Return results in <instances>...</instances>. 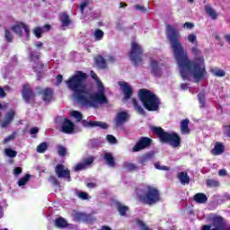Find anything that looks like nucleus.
Listing matches in <instances>:
<instances>
[{
    "instance_id": "1",
    "label": "nucleus",
    "mask_w": 230,
    "mask_h": 230,
    "mask_svg": "<svg viewBox=\"0 0 230 230\" xmlns=\"http://www.w3.org/2000/svg\"><path fill=\"white\" fill-rule=\"evenodd\" d=\"M165 34L171 43L182 80H191L193 78L196 84L202 82L208 76V71H206L204 56L200 55V50L197 47H192L191 51L196 57L193 61H190L188 53L184 50L182 44L179 42V39H181L179 30L172 25H166Z\"/></svg>"
},
{
    "instance_id": "2",
    "label": "nucleus",
    "mask_w": 230,
    "mask_h": 230,
    "mask_svg": "<svg viewBox=\"0 0 230 230\" xmlns=\"http://www.w3.org/2000/svg\"><path fill=\"white\" fill-rule=\"evenodd\" d=\"M91 77L96 82V91L92 87L85 85L87 80V74L77 71L75 75L70 77L66 82V85L72 91V96L81 107L86 109H96L98 105L107 103V96H105V86L103 83L98 78L94 71L90 72Z\"/></svg>"
},
{
    "instance_id": "3",
    "label": "nucleus",
    "mask_w": 230,
    "mask_h": 230,
    "mask_svg": "<svg viewBox=\"0 0 230 230\" xmlns=\"http://www.w3.org/2000/svg\"><path fill=\"white\" fill-rule=\"evenodd\" d=\"M138 98L140 102H142V105H144L146 111H150L152 112L159 111L161 101L159 100V97L152 91L147 89H140L138 92Z\"/></svg>"
},
{
    "instance_id": "4",
    "label": "nucleus",
    "mask_w": 230,
    "mask_h": 230,
    "mask_svg": "<svg viewBox=\"0 0 230 230\" xmlns=\"http://www.w3.org/2000/svg\"><path fill=\"white\" fill-rule=\"evenodd\" d=\"M154 134L158 136L162 143H168L172 148H177L181 146V137L177 133H168L165 132L162 128L155 127L152 128Z\"/></svg>"
},
{
    "instance_id": "5",
    "label": "nucleus",
    "mask_w": 230,
    "mask_h": 230,
    "mask_svg": "<svg viewBox=\"0 0 230 230\" xmlns=\"http://www.w3.org/2000/svg\"><path fill=\"white\" fill-rule=\"evenodd\" d=\"M143 194L139 195L140 200L146 202L149 206L157 204L161 200V196L157 188L152 185H146L142 189Z\"/></svg>"
},
{
    "instance_id": "6",
    "label": "nucleus",
    "mask_w": 230,
    "mask_h": 230,
    "mask_svg": "<svg viewBox=\"0 0 230 230\" xmlns=\"http://www.w3.org/2000/svg\"><path fill=\"white\" fill-rule=\"evenodd\" d=\"M208 220L212 224L204 225L201 230H230V225L226 223L224 218L217 214H209Z\"/></svg>"
},
{
    "instance_id": "7",
    "label": "nucleus",
    "mask_w": 230,
    "mask_h": 230,
    "mask_svg": "<svg viewBox=\"0 0 230 230\" xmlns=\"http://www.w3.org/2000/svg\"><path fill=\"white\" fill-rule=\"evenodd\" d=\"M143 47L137 42L131 43V50L129 52V58L134 66H141L143 64Z\"/></svg>"
},
{
    "instance_id": "8",
    "label": "nucleus",
    "mask_w": 230,
    "mask_h": 230,
    "mask_svg": "<svg viewBox=\"0 0 230 230\" xmlns=\"http://www.w3.org/2000/svg\"><path fill=\"white\" fill-rule=\"evenodd\" d=\"M56 121L62 123L61 131L64 132V134H75V124L71 120L63 117H58Z\"/></svg>"
},
{
    "instance_id": "9",
    "label": "nucleus",
    "mask_w": 230,
    "mask_h": 230,
    "mask_svg": "<svg viewBox=\"0 0 230 230\" xmlns=\"http://www.w3.org/2000/svg\"><path fill=\"white\" fill-rule=\"evenodd\" d=\"M55 172L58 179H66L68 182H71V172H69V169H67L66 166L58 164L55 168Z\"/></svg>"
},
{
    "instance_id": "10",
    "label": "nucleus",
    "mask_w": 230,
    "mask_h": 230,
    "mask_svg": "<svg viewBox=\"0 0 230 230\" xmlns=\"http://www.w3.org/2000/svg\"><path fill=\"white\" fill-rule=\"evenodd\" d=\"M149 67L154 76H161V75H163V63H161V61L151 58Z\"/></svg>"
},
{
    "instance_id": "11",
    "label": "nucleus",
    "mask_w": 230,
    "mask_h": 230,
    "mask_svg": "<svg viewBox=\"0 0 230 230\" xmlns=\"http://www.w3.org/2000/svg\"><path fill=\"white\" fill-rule=\"evenodd\" d=\"M12 31L16 33V35H19V37L22 36V31H24L26 40H30V28H28L23 22L16 23L12 27Z\"/></svg>"
},
{
    "instance_id": "12",
    "label": "nucleus",
    "mask_w": 230,
    "mask_h": 230,
    "mask_svg": "<svg viewBox=\"0 0 230 230\" xmlns=\"http://www.w3.org/2000/svg\"><path fill=\"white\" fill-rule=\"evenodd\" d=\"M130 119V114L127 111H119L115 116V127L118 128L119 127H123L125 123H127Z\"/></svg>"
},
{
    "instance_id": "13",
    "label": "nucleus",
    "mask_w": 230,
    "mask_h": 230,
    "mask_svg": "<svg viewBox=\"0 0 230 230\" xmlns=\"http://www.w3.org/2000/svg\"><path fill=\"white\" fill-rule=\"evenodd\" d=\"M151 144L152 139L146 137H142L133 146L132 152H141V150H145V148H146Z\"/></svg>"
},
{
    "instance_id": "14",
    "label": "nucleus",
    "mask_w": 230,
    "mask_h": 230,
    "mask_svg": "<svg viewBox=\"0 0 230 230\" xmlns=\"http://www.w3.org/2000/svg\"><path fill=\"white\" fill-rule=\"evenodd\" d=\"M119 85L124 94L123 102H127V100L132 97V86L127 82H119Z\"/></svg>"
},
{
    "instance_id": "15",
    "label": "nucleus",
    "mask_w": 230,
    "mask_h": 230,
    "mask_svg": "<svg viewBox=\"0 0 230 230\" xmlns=\"http://www.w3.org/2000/svg\"><path fill=\"white\" fill-rule=\"evenodd\" d=\"M22 98L27 102L30 103L35 100V93H33V91H31V87L30 84H24L23 90H22Z\"/></svg>"
},
{
    "instance_id": "16",
    "label": "nucleus",
    "mask_w": 230,
    "mask_h": 230,
    "mask_svg": "<svg viewBox=\"0 0 230 230\" xmlns=\"http://www.w3.org/2000/svg\"><path fill=\"white\" fill-rule=\"evenodd\" d=\"M40 53L35 52V51L30 52L31 62H33L36 65V66L35 65L32 66V69H34L36 73L39 72V69H42V63H40Z\"/></svg>"
},
{
    "instance_id": "17",
    "label": "nucleus",
    "mask_w": 230,
    "mask_h": 230,
    "mask_svg": "<svg viewBox=\"0 0 230 230\" xmlns=\"http://www.w3.org/2000/svg\"><path fill=\"white\" fill-rule=\"evenodd\" d=\"M83 127H85L86 128H94V127H98L99 128L107 129L109 128V124L102 121H87L83 120L82 121Z\"/></svg>"
},
{
    "instance_id": "18",
    "label": "nucleus",
    "mask_w": 230,
    "mask_h": 230,
    "mask_svg": "<svg viewBox=\"0 0 230 230\" xmlns=\"http://www.w3.org/2000/svg\"><path fill=\"white\" fill-rule=\"evenodd\" d=\"M15 116V111L13 110L9 111L5 115L4 119L1 120V112H0V127L1 128H6L12 121H13V118Z\"/></svg>"
},
{
    "instance_id": "19",
    "label": "nucleus",
    "mask_w": 230,
    "mask_h": 230,
    "mask_svg": "<svg viewBox=\"0 0 230 230\" xmlns=\"http://www.w3.org/2000/svg\"><path fill=\"white\" fill-rule=\"evenodd\" d=\"M92 163H94V157L89 156V157L85 158L82 163L77 164L74 167V170H75V172H81V170H85V168H87V166H91Z\"/></svg>"
},
{
    "instance_id": "20",
    "label": "nucleus",
    "mask_w": 230,
    "mask_h": 230,
    "mask_svg": "<svg viewBox=\"0 0 230 230\" xmlns=\"http://www.w3.org/2000/svg\"><path fill=\"white\" fill-rule=\"evenodd\" d=\"M43 102L49 103L53 100V90L51 88H46L40 93Z\"/></svg>"
},
{
    "instance_id": "21",
    "label": "nucleus",
    "mask_w": 230,
    "mask_h": 230,
    "mask_svg": "<svg viewBox=\"0 0 230 230\" xmlns=\"http://www.w3.org/2000/svg\"><path fill=\"white\" fill-rule=\"evenodd\" d=\"M49 30H51L50 25L36 27L33 29V34L35 35V37H37V39H40L42 37V33H44V31H49Z\"/></svg>"
},
{
    "instance_id": "22",
    "label": "nucleus",
    "mask_w": 230,
    "mask_h": 230,
    "mask_svg": "<svg viewBox=\"0 0 230 230\" xmlns=\"http://www.w3.org/2000/svg\"><path fill=\"white\" fill-rule=\"evenodd\" d=\"M205 12L206 13L212 18L213 21L217 20L218 17V13L210 4L205 5Z\"/></svg>"
},
{
    "instance_id": "23",
    "label": "nucleus",
    "mask_w": 230,
    "mask_h": 230,
    "mask_svg": "<svg viewBox=\"0 0 230 230\" xmlns=\"http://www.w3.org/2000/svg\"><path fill=\"white\" fill-rule=\"evenodd\" d=\"M194 200L198 204H206L208 202V196L204 193H197L194 195Z\"/></svg>"
},
{
    "instance_id": "24",
    "label": "nucleus",
    "mask_w": 230,
    "mask_h": 230,
    "mask_svg": "<svg viewBox=\"0 0 230 230\" xmlns=\"http://www.w3.org/2000/svg\"><path fill=\"white\" fill-rule=\"evenodd\" d=\"M190 125V119H186L181 120L180 128L181 134H190V128L188 127Z\"/></svg>"
},
{
    "instance_id": "25",
    "label": "nucleus",
    "mask_w": 230,
    "mask_h": 230,
    "mask_svg": "<svg viewBox=\"0 0 230 230\" xmlns=\"http://www.w3.org/2000/svg\"><path fill=\"white\" fill-rule=\"evenodd\" d=\"M178 179L181 184H190V176L188 172H181L178 173Z\"/></svg>"
},
{
    "instance_id": "26",
    "label": "nucleus",
    "mask_w": 230,
    "mask_h": 230,
    "mask_svg": "<svg viewBox=\"0 0 230 230\" xmlns=\"http://www.w3.org/2000/svg\"><path fill=\"white\" fill-rule=\"evenodd\" d=\"M104 161H106V164L108 166H111V168H114L116 166V162H114V156H112V154L106 153L104 155Z\"/></svg>"
},
{
    "instance_id": "27",
    "label": "nucleus",
    "mask_w": 230,
    "mask_h": 230,
    "mask_svg": "<svg viewBox=\"0 0 230 230\" xmlns=\"http://www.w3.org/2000/svg\"><path fill=\"white\" fill-rule=\"evenodd\" d=\"M132 103L136 112H137V114H140V116H145V109H143V106L137 103V101L136 99L132 100Z\"/></svg>"
},
{
    "instance_id": "28",
    "label": "nucleus",
    "mask_w": 230,
    "mask_h": 230,
    "mask_svg": "<svg viewBox=\"0 0 230 230\" xmlns=\"http://www.w3.org/2000/svg\"><path fill=\"white\" fill-rule=\"evenodd\" d=\"M95 64H97L98 67H101V69H103L107 66V60L103 58L102 56H97L95 58Z\"/></svg>"
},
{
    "instance_id": "29",
    "label": "nucleus",
    "mask_w": 230,
    "mask_h": 230,
    "mask_svg": "<svg viewBox=\"0 0 230 230\" xmlns=\"http://www.w3.org/2000/svg\"><path fill=\"white\" fill-rule=\"evenodd\" d=\"M211 152L213 155H220V154L224 152V146L220 143H217Z\"/></svg>"
},
{
    "instance_id": "30",
    "label": "nucleus",
    "mask_w": 230,
    "mask_h": 230,
    "mask_svg": "<svg viewBox=\"0 0 230 230\" xmlns=\"http://www.w3.org/2000/svg\"><path fill=\"white\" fill-rule=\"evenodd\" d=\"M55 226L56 227L64 228L67 227V221L62 217H58L55 220Z\"/></svg>"
},
{
    "instance_id": "31",
    "label": "nucleus",
    "mask_w": 230,
    "mask_h": 230,
    "mask_svg": "<svg viewBox=\"0 0 230 230\" xmlns=\"http://www.w3.org/2000/svg\"><path fill=\"white\" fill-rule=\"evenodd\" d=\"M60 21L63 26H69V24H71V21L69 20V15H67V13H61Z\"/></svg>"
},
{
    "instance_id": "32",
    "label": "nucleus",
    "mask_w": 230,
    "mask_h": 230,
    "mask_svg": "<svg viewBox=\"0 0 230 230\" xmlns=\"http://www.w3.org/2000/svg\"><path fill=\"white\" fill-rule=\"evenodd\" d=\"M117 209H118L119 215H121V217H125V214L128 211V207L123 206L120 203H118Z\"/></svg>"
},
{
    "instance_id": "33",
    "label": "nucleus",
    "mask_w": 230,
    "mask_h": 230,
    "mask_svg": "<svg viewBox=\"0 0 230 230\" xmlns=\"http://www.w3.org/2000/svg\"><path fill=\"white\" fill-rule=\"evenodd\" d=\"M212 74L214 76H217V77H224L226 76V71L219 69V68H214L211 70Z\"/></svg>"
},
{
    "instance_id": "34",
    "label": "nucleus",
    "mask_w": 230,
    "mask_h": 230,
    "mask_svg": "<svg viewBox=\"0 0 230 230\" xmlns=\"http://www.w3.org/2000/svg\"><path fill=\"white\" fill-rule=\"evenodd\" d=\"M207 186H208V188H218L220 181H218V180L209 179L207 180Z\"/></svg>"
},
{
    "instance_id": "35",
    "label": "nucleus",
    "mask_w": 230,
    "mask_h": 230,
    "mask_svg": "<svg viewBox=\"0 0 230 230\" xmlns=\"http://www.w3.org/2000/svg\"><path fill=\"white\" fill-rule=\"evenodd\" d=\"M4 154L7 157H11V159H13V157H17V151L13 150L12 148H5Z\"/></svg>"
},
{
    "instance_id": "36",
    "label": "nucleus",
    "mask_w": 230,
    "mask_h": 230,
    "mask_svg": "<svg viewBox=\"0 0 230 230\" xmlns=\"http://www.w3.org/2000/svg\"><path fill=\"white\" fill-rule=\"evenodd\" d=\"M38 154H44L48 150V143L43 142L40 144L36 148Z\"/></svg>"
},
{
    "instance_id": "37",
    "label": "nucleus",
    "mask_w": 230,
    "mask_h": 230,
    "mask_svg": "<svg viewBox=\"0 0 230 230\" xmlns=\"http://www.w3.org/2000/svg\"><path fill=\"white\" fill-rule=\"evenodd\" d=\"M153 155H154V152H149L144 155L140 159L141 164H145V163H147V161H150Z\"/></svg>"
},
{
    "instance_id": "38",
    "label": "nucleus",
    "mask_w": 230,
    "mask_h": 230,
    "mask_svg": "<svg viewBox=\"0 0 230 230\" xmlns=\"http://www.w3.org/2000/svg\"><path fill=\"white\" fill-rule=\"evenodd\" d=\"M103 31L97 29L95 30V31L93 32V37L95 40H102L103 39Z\"/></svg>"
},
{
    "instance_id": "39",
    "label": "nucleus",
    "mask_w": 230,
    "mask_h": 230,
    "mask_svg": "<svg viewBox=\"0 0 230 230\" xmlns=\"http://www.w3.org/2000/svg\"><path fill=\"white\" fill-rule=\"evenodd\" d=\"M28 181H30V174H26L23 178L18 181V186L22 188V186H26L28 184Z\"/></svg>"
},
{
    "instance_id": "40",
    "label": "nucleus",
    "mask_w": 230,
    "mask_h": 230,
    "mask_svg": "<svg viewBox=\"0 0 230 230\" xmlns=\"http://www.w3.org/2000/svg\"><path fill=\"white\" fill-rule=\"evenodd\" d=\"M198 100L201 108L206 107V94H204V93H200L198 94Z\"/></svg>"
},
{
    "instance_id": "41",
    "label": "nucleus",
    "mask_w": 230,
    "mask_h": 230,
    "mask_svg": "<svg viewBox=\"0 0 230 230\" xmlns=\"http://www.w3.org/2000/svg\"><path fill=\"white\" fill-rule=\"evenodd\" d=\"M75 195L82 200H87L89 199V195L86 192L78 190H75Z\"/></svg>"
},
{
    "instance_id": "42",
    "label": "nucleus",
    "mask_w": 230,
    "mask_h": 230,
    "mask_svg": "<svg viewBox=\"0 0 230 230\" xmlns=\"http://www.w3.org/2000/svg\"><path fill=\"white\" fill-rule=\"evenodd\" d=\"M124 168L128 172H134V171L137 170V166H136V164H128V163H124Z\"/></svg>"
},
{
    "instance_id": "43",
    "label": "nucleus",
    "mask_w": 230,
    "mask_h": 230,
    "mask_svg": "<svg viewBox=\"0 0 230 230\" xmlns=\"http://www.w3.org/2000/svg\"><path fill=\"white\" fill-rule=\"evenodd\" d=\"M187 40L193 46L197 45V35H195L194 33L189 34L187 37Z\"/></svg>"
},
{
    "instance_id": "44",
    "label": "nucleus",
    "mask_w": 230,
    "mask_h": 230,
    "mask_svg": "<svg viewBox=\"0 0 230 230\" xmlns=\"http://www.w3.org/2000/svg\"><path fill=\"white\" fill-rule=\"evenodd\" d=\"M15 136H17L16 131L13 132L12 135H9L8 137H6L3 141L4 145L10 143V141H13V139H15Z\"/></svg>"
},
{
    "instance_id": "45",
    "label": "nucleus",
    "mask_w": 230,
    "mask_h": 230,
    "mask_svg": "<svg viewBox=\"0 0 230 230\" xmlns=\"http://www.w3.org/2000/svg\"><path fill=\"white\" fill-rule=\"evenodd\" d=\"M70 116H72V118H75L77 121H81L82 120V113L80 111H73L70 112Z\"/></svg>"
},
{
    "instance_id": "46",
    "label": "nucleus",
    "mask_w": 230,
    "mask_h": 230,
    "mask_svg": "<svg viewBox=\"0 0 230 230\" xmlns=\"http://www.w3.org/2000/svg\"><path fill=\"white\" fill-rule=\"evenodd\" d=\"M67 153V149L63 146H59L58 147V155H60L61 157H64V155H66V154Z\"/></svg>"
},
{
    "instance_id": "47",
    "label": "nucleus",
    "mask_w": 230,
    "mask_h": 230,
    "mask_svg": "<svg viewBox=\"0 0 230 230\" xmlns=\"http://www.w3.org/2000/svg\"><path fill=\"white\" fill-rule=\"evenodd\" d=\"M4 38L7 42H12V40H13V36L12 35V32L8 30H5Z\"/></svg>"
},
{
    "instance_id": "48",
    "label": "nucleus",
    "mask_w": 230,
    "mask_h": 230,
    "mask_svg": "<svg viewBox=\"0 0 230 230\" xmlns=\"http://www.w3.org/2000/svg\"><path fill=\"white\" fill-rule=\"evenodd\" d=\"M155 168H156V170H162L164 172H168L170 170V167L166 166V165H161L160 164H155Z\"/></svg>"
},
{
    "instance_id": "49",
    "label": "nucleus",
    "mask_w": 230,
    "mask_h": 230,
    "mask_svg": "<svg viewBox=\"0 0 230 230\" xmlns=\"http://www.w3.org/2000/svg\"><path fill=\"white\" fill-rule=\"evenodd\" d=\"M49 182L51 184H53L54 186H60V182L58 181V180H57V178H55L54 176H50L49 179Z\"/></svg>"
},
{
    "instance_id": "50",
    "label": "nucleus",
    "mask_w": 230,
    "mask_h": 230,
    "mask_svg": "<svg viewBox=\"0 0 230 230\" xmlns=\"http://www.w3.org/2000/svg\"><path fill=\"white\" fill-rule=\"evenodd\" d=\"M106 139L108 141V143H111V145H116V137L112 135H108L106 137Z\"/></svg>"
},
{
    "instance_id": "51",
    "label": "nucleus",
    "mask_w": 230,
    "mask_h": 230,
    "mask_svg": "<svg viewBox=\"0 0 230 230\" xmlns=\"http://www.w3.org/2000/svg\"><path fill=\"white\" fill-rule=\"evenodd\" d=\"M4 91H10L9 86H4V89L0 87V98H4L6 96V93Z\"/></svg>"
},
{
    "instance_id": "52",
    "label": "nucleus",
    "mask_w": 230,
    "mask_h": 230,
    "mask_svg": "<svg viewBox=\"0 0 230 230\" xmlns=\"http://www.w3.org/2000/svg\"><path fill=\"white\" fill-rule=\"evenodd\" d=\"M106 62H109L110 64H114L116 62V58L114 56H107L106 57Z\"/></svg>"
},
{
    "instance_id": "53",
    "label": "nucleus",
    "mask_w": 230,
    "mask_h": 230,
    "mask_svg": "<svg viewBox=\"0 0 230 230\" xmlns=\"http://www.w3.org/2000/svg\"><path fill=\"white\" fill-rule=\"evenodd\" d=\"M181 91H189L191 93V88L190 87V84H181Z\"/></svg>"
},
{
    "instance_id": "54",
    "label": "nucleus",
    "mask_w": 230,
    "mask_h": 230,
    "mask_svg": "<svg viewBox=\"0 0 230 230\" xmlns=\"http://www.w3.org/2000/svg\"><path fill=\"white\" fill-rule=\"evenodd\" d=\"M195 25L191 22H185L183 24V28H186L187 30H192V28H194Z\"/></svg>"
},
{
    "instance_id": "55",
    "label": "nucleus",
    "mask_w": 230,
    "mask_h": 230,
    "mask_svg": "<svg viewBox=\"0 0 230 230\" xmlns=\"http://www.w3.org/2000/svg\"><path fill=\"white\" fill-rule=\"evenodd\" d=\"M219 177H226L227 175V171L226 169H220L218 171Z\"/></svg>"
},
{
    "instance_id": "56",
    "label": "nucleus",
    "mask_w": 230,
    "mask_h": 230,
    "mask_svg": "<svg viewBox=\"0 0 230 230\" xmlns=\"http://www.w3.org/2000/svg\"><path fill=\"white\" fill-rule=\"evenodd\" d=\"M135 8H136V10H138L139 12H143V13H145V12H146V9L143 5H136Z\"/></svg>"
},
{
    "instance_id": "57",
    "label": "nucleus",
    "mask_w": 230,
    "mask_h": 230,
    "mask_svg": "<svg viewBox=\"0 0 230 230\" xmlns=\"http://www.w3.org/2000/svg\"><path fill=\"white\" fill-rule=\"evenodd\" d=\"M38 133H39V128H37V127L32 128H31V130H30V134H31V136H33V135H35V134H38Z\"/></svg>"
},
{
    "instance_id": "58",
    "label": "nucleus",
    "mask_w": 230,
    "mask_h": 230,
    "mask_svg": "<svg viewBox=\"0 0 230 230\" xmlns=\"http://www.w3.org/2000/svg\"><path fill=\"white\" fill-rule=\"evenodd\" d=\"M62 80H63L62 75H58L57 76L56 85H60L62 84Z\"/></svg>"
},
{
    "instance_id": "59",
    "label": "nucleus",
    "mask_w": 230,
    "mask_h": 230,
    "mask_svg": "<svg viewBox=\"0 0 230 230\" xmlns=\"http://www.w3.org/2000/svg\"><path fill=\"white\" fill-rule=\"evenodd\" d=\"M86 7H87V2H83L80 5V11L82 12V13H84V11L85 10Z\"/></svg>"
},
{
    "instance_id": "60",
    "label": "nucleus",
    "mask_w": 230,
    "mask_h": 230,
    "mask_svg": "<svg viewBox=\"0 0 230 230\" xmlns=\"http://www.w3.org/2000/svg\"><path fill=\"white\" fill-rule=\"evenodd\" d=\"M22 173V169L21 167H16L14 169V175H21Z\"/></svg>"
},
{
    "instance_id": "61",
    "label": "nucleus",
    "mask_w": 230,
    "mask_h": 230,
    "mask_svg": "<svg viewBox=\"0 0 230 230\" xmlns=\"http://www.w3.org/2000/svg\"><path fill=\"white\" fill-rule=\"evenodd\" d=\"M87 188H96V183L95 182L87 183Z\"/></svg>"
},
{
    "instance_id": "62",
    "label": "nucleus",
    "mask_w": 230,
    "mask_h": 230,
    "mask_svg": "<svg viewBox=\"0 0 230 230\" xmlns=\"http://www.w3.org/2000/svg\"><path fill=\"white\" fill-rule=\"evenodd\" d=\"M36 48H42L43 44L40 41L35 43Z\"/></svg>"
},
{
    "instance_id": "63",
    "label": "nucleus",
    "mask_w": 230,
    "mask_h": 230,
    "mask_svg": "<svg viewBox=\"0 0 230 230\" xmlns=\"http://www.w3.org/2000/svg\"><path fill=\"white\" fill-rule=\"evenodd\" d=\"M225 39H226V42L230 44V34H226L225 36Z\"/></svg>"
},
{
    "instance_id": "64",
    "label": "nucleus",
    "mask_w": 230,
    "mask_h": 230,
    "mask_svg": "<svg viewBox=\"0 0 230 230\" xmlns=\"http://www.w3.org/2000/svg\"><path fill=\"white\" fill-rule=\"evenodd\" d=\"M119 4H120L119 8H126V6H127V4H125L123 2H121Z\"/></svg>"
}]
</instances>
